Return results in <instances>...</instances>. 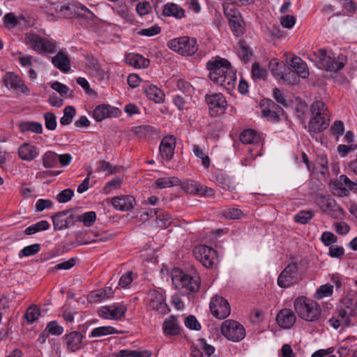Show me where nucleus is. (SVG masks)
I'll return each mask as SVG.
<instances>
[{
    "label": "nucleus",
    "mask_w": 357,
    "mask_h": 357,
    "mask_svg": "<svg viewBox=\"0 0 357 357\" xmlns=\"http://www.w3.org/2000/svg\"><path fill=\"white\" fill-rule=\"evenodd\" d=\"M167 46L183 56H192L198 50L197 39L188 36L172 39L168 42Z\"/></svg>",
    "instance_id": "423d86ee"
},
{
    "label": "nucleus",
    "mask_w": 357,
    "mask_h": 357,
    "mask_svg": "<svg viewBox=\"0 0 357 357\" xmlns=\"http://www.w3.org/2000/svg\"><path fill=\"white\" fill-rule=\"evenodd\" d=\"M234 13L231 15V18L229 19V25L233 33L236 36H239L243 33V27L238 19L239 12L237 9H231Z\"/></svg>",
    "instance_id": "c85d7f7f"
},
{
    "label": "nucleus",
    "mask_w": 357,
    "mask_h": 357,
    "mask_svg": "<svg viewBox=\"0 0 357 357\" xmlns=\"http://www.w3.org/2000/svg\"><path fill=\"white\" fill-rule=\"evenodd\" d=\"M84 335L77 331H72L65 336V342L68 350L74 352L83 347Z\"/></svg>",
    "instance_id": "6ab92c4d"
},
{
    "label": "nucleus",
    "mask_w": 357,
    "mask_h": 357,
    "mask_svg": "<svg viewBox=\"0 0 357 357\" xmlns=\"http://www.w3.org/2000/svg\"><path fill=\"white\" fill-rule=\"evenodd\" d=\"M45 331H47L49 334L60 335L63 333V328L59 325L56 321H52L47 324Z\"/></svg>",
    "instance_id": "de8ad7c7"
},
{
    "label": "nucleus",
    "mask_w": 357,
    "mask_h": 357,
    "mask_svg": "<svg viewBox=\"0 0 357 357\" xmlns=\"http://www.w3.org/2000/svg\"><path fill=\"white\" fill-rule=\"evenodd\" d=\"M276 321L280 327L290 328L295 324L296 316L291 310L285 308L278 312Z\"/></svg>",
    "instance_id": "412c9836"
},
{
    "label": "nucleus",
    "mask_w": 357,
    "mask_h": 357,
    "mask_svg": "<svg viewBox=\"0 0 357 357\" xmlns=\"http://www.w3.org/2000/svg\"><path fill=\"white\" fill-rule=\"evenodd\" d=\"M161 31V29L158 25H154L147 29H143L140 30L138 33L145 36H153L158 34Z\"/></svg>",
    "instance_id": "338daca9"
},
{
    "label": "nucleus",
    "mask_w": 357,
    "mask_h": 357,
    "mask_svg": "<svg viewBox=\"0 0 357 357\" xmlns=\"http://www.w3.org/2000/svg\"><path fill=\"white\" fill-rule=\"evenodd\" d=\"M40 245L38 243L24 247L19 253L20 258L34 255L40 251Z\"/></svg>",
    "instance_id": "37998d69"
},
{
    "label": "nucleus",
    "mask_w": 357,
    "mask_h": 357,
    "mask_svg": "<svg viewBox=\"0 0 357 357\" xmlns=\"http://www.w3.org/2000/svg\"><path fill=\"white\" fill-rule=\"evenodd\" d=\"M266 71L261 68L258 63H254L252 66V76L255 79H263L265 77Z\"/></svg>",
    "instance_id": "052dcab7"
},
{
    "label": "nucleus",
    "mask_w": 357,
    "mask_h": 357,
    "mask_svg": "<svg viewBox=\"0 0 357 357\" xmlns=\"http://www.w3.org/2000/svg\"><path fill=\"white\" fill-rule=\"evenodd\" d=\"M268 68L276 78L287 81L290 77H295L294 73L291 72V68L277 59H272L270 61Z\"/></svg>",
    "instance_id": "f3484780"
},
{
    "label": "nucleus",
    "mask_w": 357,
    "mask_h": 357,
    "mask_svg": "<svg viewBox=\"0 0 357 357\" xmlns=\"http://www.w3.org/2000/svg\"><path fill=\"white\" fill-rule=\"evenodd\" d=\"M3 21L7 28H13L18 24V20L13 13H9L4 15Z\"/></svg>",
    "instance_id": "680f3d73"
},
{
    "label": "nucleus",
    "mask_w": 357,
    "mask_h": 357,
    "mask_svg": "<svg viewBox=\"0 0 357 357\" xmlns=\"http://www.w3.org/2000/svg\"><path fill=\"white\" fill-rule=\"evenodd\" d=\"M193 152L196 157L200 158L202 160V165L205 168H208L210 165V158L207 155H205L202 150L199 148L198 145L193 146Z\"/></svg>",
    "instance_id": "09e8293b"
},
{
    "label": "nucleus",
    "mask_w": 357,
    "mask_h": 357,
    "mask_svg": "<svg viewBox=\"0 0 357 357\" xmlns=\"http://www.w3.org/2000/svg\"><path fill=\"white\" fill-rule=\"evenodd\" d=\"M212 314L218 319H222L228 317L231 312L229 303L223 297L215 296L210 303Z\"/></svg>",
    "instance_id": "ddd939ff"
},
{
    "label": "nucleus",
    "mask_w": 357,
    "mask_h": 357,
    "mask_svg": "<svg viewBox=\"0 0 357 357\" xmlns=\"http://www.w3.org/2000/svg\"><path fill=\"white\" fill-rule=\"evenodd\" d=\"M158 188H169L179 184V180L176 177L160 178L155 181Z\"/></svg>",
    "instance_id": "58836bf2"
},
{
    "label": "nucleus",
    "mask_w": 357,
    "mask_h": 357,
    "mask_svg": "<svg viewBox=\"0 0 357 357\" xmlns=\"http://www.w3.org/2000/svg\"><path fill=\"white\" fill-rule=\"evenodd\" d=\"M337 313L344 325L349 326L351 318L357 314V293L355 291L347 292L337 308Z\"/></svg>",
    "instance_id": "39448f33"
},
{
    "label": "nucleus",
    "mask_w": 357,
    "mask_h": 357,
    "mask_svg": "<svg viewBox=\"0 0 357 357\" xmlns=\"http://www.w3.org/2000/svg\"><path fill=\"white\" fill-rule=\"evenodd\" d=\"M341 193L340 195H347L349 190H357V183L351 181L346 175H341L337 180Z\"/></svg>",
    "instance_id": "a878e982"
},
{
    "label": "nucleus",
    "mask_w": 357,
    "mask_h": 357,
    "mask_svg": "<svg viewBox=\"0 0 357 357\" xmlns=\"http://www.w3.org/2000/svg\"><path fill=\"white\" fill-rule=\"evenodd\" d=\"M105 299H107V296H105V291L102 289L93 291L88 296L90 303H98Z\"/></svg>",
    "instance_id": "8fccbe9b"
},
{
    "label": "nucleus",
    "mask_w": 357,
    "mask_h": 357,
    "mask_svg": "<svg viewBox=\"0 0 357 357\" xmlns=\"http://www.w3.org/2000/svg\"><path fill=\"white\" fill-rule=\"evenodd\" d=\"M291 66L294 68V71H291L295 75H298L302 78H306L309 75V72L307 68L305 63L298 56H294L291 59ZM293 78V81L289 82L295 83L297 82V77H291Z\"/></svg>",
    "instance_id": "4be33fe9"
},
{
    "label": "nucleus",
    "mask_w": 357,
    "mask_h": 357,
    "mask_svg": "<svg viewBox=\"0 0 357 357\" xmlns=\"http://www.w3.org/2000/svg\"><path fill=\"white\" fill-rule=\"evenodd\" d=\"M311 118L308 124L310 132H321L329 126V112L325 103L317 100L310 105Z\"/></svg>",
    "instance_id": "f03ea898"
},
{
    "label": "nucleus",
    "mask_w": 357,
    "mask_h": 357,
    "mask_svg": "<svg viewBox=\"0 0 357 357\" xmlns=\"http://www.w3.org/2000/svg\"><path fill=\"white\" fill-rule=\"evenodd\" d=\"M313 55L318 58L319 68L327 71L337 72L343 68L346 63V59L343 56H338L337 59L335 60V57L328 54L324 49L319 50L317 52H314Z\"/></svg>",
    "instance_id": "0eeeda50"
},
{
    "label": "nucleus",
    "mask_w": 357,
    "mask_h": 357,
    "mask_svg": "<svg viewBox=\"0 0 357 357\" xmlns=\"http://www.w3.org/2000/svg\"><path fill=\"white\" fill-rule=\"evenodd\" d=\"M151 9V6L148 1L138 3L136 8L137 13L141 16L149 14Z\"/></svg>",
    "instance_id": "0e129e2a"
},
{
    "label": "nucleus",
    "mask_w": 357,
    "mask_h": 357,
    "mask_svg": "<svg viewBox=\"0 0 357 357\" xmlns=\"http://www.w3.org/2000/svg\"><path fill=\"white\" fill-rule=\"evenodd\" d=\"M172 280L175 288L183 291V294H193L199 291L201 280L199 275L194 273L189 275L179 268L172 271Z\"/></svg>",
    "instance_id": "7ed1b4c3"
},
{
    "label": "nucleus",
    "mask_w": 357,
    "mask_h": 357,
    "mask_svg": "<svg viewBox=\"0 0 357 357\" xmlns=\"http://www.w3.org/2000/svg\"><path fill=\"white\" fill-rule=\"evenodd\" d=\"M165 16H172L178 19H181L185 15V10L177 4L171 3H167L162 11Z\"/></svg>",
    "instance_id": "cd10ccee"
},
{
    "label": "nucleus",
    "mask_w": 357,
    "mask_h": 357,
    "mask_svg": "<svg viewBox=\"0 0 357 357\" xmlns=\"http://www.w3.org/2000/svg\"><path fill=\"white\" fill-rule=\"evenodd\" d=\"M206 101L209 107L211 116H219L225 113L227 102L225 98L220 93L206 96Z\"/></svg>",
    "instance_id": "f8f14e48"
},
{
    "label": "nucleus",
    "mask_w": 357,
    "mask_h": 357,
    "mask_svg": "<svg viewBox=\"0 0 357 357\" xmlns=\"http://www.w3.org/2000/svg\"><path fill=\"white\" fill-rule=\"evenodd\" d=\"M75 115V109L73 106H67L63 110V116L60 119V123L63 126L70 124Z\"/></svg>",
    "instance_id": "a19ab883"
},
{
    "label": "nucleus",
    "mask_w": 357,
    "mask_h": 357,
    "mask_svg": "<svg viewBox=\"0 0 357 357\" xmlns=\"http://www.w3.org/2000/svg\"><path fill=\"white\" fill-rule=\"evenodd\" d=\"M176 138L173 135L165 137L160 144L159 151L162 159L170 160L174 153Z\"/></svg>",
    "instance_id": "a211bd4d"
},
{
    "label": "nucleus",
    "mask_w": 357,
    "mask_h": 357,
    "mask_svg": "<svg viewBox=\"0 0 357 357\" xmlns=\"http://www.w3.org/2000/svg\"><path fill=\"white\" fill-rule=\"evenodd\" d=\"M126 61L129 65L137 68H145L149 65V60L138 54H128Z\"/></svg>",
    "instance_id": "393cba45"
},
{
    "label": "nucleus",
    "mask_w": 357,
    "mask_h": 357,
    "mask_svg": "<svg viewBox=\"0 0 357 357\" xmlns=\"http://www.w3.org/2000/svg\"><path fill=\"white\" fill-rule=\"evenodd\" d=\"M121 178L119 177H116L105 184V187L103 188V190L105 193L109 194L112 190L119 189L121 187Z\"/></svg>",
    "instance_id": "3c124183"
},
{
    "label": "nucleus",
    "mask_w": 357,
    "mask_h": 357,
    "mask_svg": "<svg viewBox=\"0 0 357 357\" xmlns=\"http://www.w3.org/2000/svg\"><path fill=\"white\" fill-rule=\"evenodd\" d=\"M185 325L187 328L195 331H199L202 328L201 324L193 315H189L185 318Z\"/></svg>",
    "instance_id": "13d9d810"
},
{
    "label": "nucleus",
    "mask_w": 357,
    "mask_h": 357,
    "mask_svg": "<svg viewBox=\"0 0 357 357\" xmlns=\"http://www.w3.org/2000/svg\"><path fill=\"white\" fill-rule=\"evenodd\" d=\"M223 215L231 220L240 219L243 216V213L239 208H230L223 211Z\"/></svg>",
    "instance_id": "603ef678"
},
{
    "label": "nucleus",
    "mask_w": 357,
    "mask_h": 357,
    "mask_svg": "<svg viewBox=\"0 0 357 357\" xmlns=\"http://www.w3.org/2000/svg\"><path fill=\"white\" fill-rule=\"evenodd\" d=\"M259 137L257 132L252 129H246L240 135V140L243 144H249L259 142Z\"/></svg>",
    "instance_id": "72a5a7b5"
},
{
    "label": "nucleus",
    "mask_w": 357,
    "mask_h": 357,
    "mask_svg": "<svg viewBox=\"0 0 357 357\" xmlns=\"http://www.w3.org/2000/svg\"><path fill=\"white\" fill-rule=\"evenodd\" d=\"M118 331L112 326H100L92 330L89 337H98L107 335L117 334Z\"/></svg>",
    "instance_id": "c9c22d12"
},
{
    "label": "nucleus",
    "mask_w": 357,
    "mask_h": 357,
    "mask_svg": "<svg viewBox=\"0 0 357 357\" xmlns=\"http://www.w3.org/2000/svg\"><path fill=\"white\" fill-rule=\"evenodd\" d=\"M323 201L326 202L324 206L326 207V210H332L334 212L337 213V215H341L342 213V210L335 204V202L334 199L331 198H323Z\"/></svg>",
    "instance_id": "e2e57ef3"
},
{
    "label": "nucleus",
    "mask_w": 357,
    "mask_h": 357,
    "mask_svg": "<svg viewBox=\"0 0 357 357\" xmlns=\"http://www.w3.org/2000/svg\"><path fill=\"white\" fill-rule=\"evenodd\" d=\"M53 65L63 73H68L70 70V60L68 55L63 52H59L52 57Z\"/></svg>",
    "instance_id": "b1692460"
},
{
    "label": "nucleus",
    "mask_w": 357,
    "mask_h": 357,
    "mask_svg": "<svg viewBox=\"0 0 357 357\" xmlns=\"http://www.w3.org/2000/svg\"><path fill=\"white\" fill-rule=\"evenodd\" d=\"M163 331L165 334L176 335L179 333V326L175 316H171L163 323Z\"/></svg>",
    "instance_id": "c756f323"
},
{
    "label": "nucleus",
    "mask_w": 357,
    "mask_h": 357,
    "mask_svg": "<svg viewBox=\"0 0 357 357\" xmlns=\"http://www.w3.org/2000/svg\"><path fill=\"white\" fill-rule=\"evenodd\" d=\"M280 23L286 29H291L296 23V18L293 15H287L281 17Z\"/></svg>",
    "instance_id": "774afa93"
},
{
    "label": "nucleus",
    "mask_w": 357,
    "mask_h": 357,
    "mask_svg": "<svg viewBox=\"0 0 357 357\" xmlns=\"http://www.w3.org/2000/svg\"><path fill=\"white\" fill-rule=\"evenodd\" d=\"M217 181L221 184L224 188L231 190L234 188V183L229 178V177L224 174L219 173L216 175Z\"/></svg>",
    "instance_id": "c03bdc74"
},
{
    "label": "nucleus",
    "mask_w": 357,
    "mask_h": 357,
    "mask_svg": "<svg viewBox=\"0 0 357 357\" xmlns=\"http://www.w3.org/2000/svg\"><path fill=\"white\" fill-rule=\"evenodd\" d=\"M149 302L148 307L151 310H155L161 314H166L169 309L165 302V298L161 292L157 290L151 291L149 294Z\"/></svg>",
    "instance_id": "dca6fc26"
},
{
    "label": "nucleus",
    "mask_w": 357,
    "mask_h": 357,
    "mask_svg": "<svg viewBox=\"0 0 357 357\" xmlns=\"http://www.w3.org/2000/svg\"><path fill=\"white\" fill-rule=\"evenodd\" d=\"M86 65L90 73L100 79L104 77V71L101 69L98 61L94 57H88Z\"/></svg>",
    "instance_id": "2f4dec72"
},
{
    "label": "nucleus",
    "mask_w": 357,
    "mask_h": 357,
    "mask_svg": "<svg viewBox=\"0 0 357 357\" xmlns=\"http://www.w3.org/2000/svg\"><path fill=\"white\" fill-rule=\"evenodd\" d=\"M222 334L229 340L239 342L245 336V330L243 326L232 319H227L221 325Z\"/></svg>",
    "instance_id": "9d476101"
},
{
    "label": "nucleus",
    "mask_w": 357,
    "mask_h": 357,
    "mask_svg": "<svg viewBox=\"0 0 357 357\" xmlns=\"http://www.w3.org/2000/svg\"><path fill=\"white\" fill-rule=\"evenodd\" d=\"M238 46L241 50V56L244 61H248L252 55L251 50L248 47L246 43L244 40L238 42Z\"/></svg>",
    "instance_id": "6e6d98bb"
},
{
    "label": "nucleus",
    "mask_w": 357,
    "mask_h": 357,
    "mask_svg": "<svg viewBox=\"0 0 357 357\" xmlns=\"http://www.w3.org/2000/svg\"><path fill=\"white\" fill-rule=\"evenodd\" d=\"M333 287L329 284L321 285L316 291L314 297L317 299H322L333 294Z\"/></svg>",
    "instance_id": "a18cd8bd"
},
{
    "label": "nucleus",
    "mask_w": 357,
    "mask_h": 357,
    "mask_svg": "<svg viewBox=\"0 0 357 357\" xmlns=\"http://www.w3.org/2000/svg\"><path fill=\"white\" fill-rule=\"evenodd\" d=\"M45 125L47 129L50 130H55L56 127V116L52 112L45 114Z\"/></svg>",
    "instance_id": "5fc2aeb1"
},
{
    "label": "nucleus",
    "mask_w": 357,
    "mask_h": 357,
    "mask_svg": "<svg viewBox=\"0 0 357 357\" xmlns=\"http://www.w3.org/2000/svg\"><path fill=\"white\" fill-rule=\"evenodd\" d=\"M313 217V212L309 211H301L294 216V220L301 224H306Z\"/></svg>",
    "instance_id": "49530a36"
},
{
    "label": "nucleus",
    "mask_w": 357,
    "mask_h": 357,
    "mask_svg": "<svg viewBox=\"0 0 357 357\" xmlns=\"http://www.w3.org/2000/svg\"><path fill=\"white\" fill-rule=\"evenodd\" d=\"M76 222H82L85 226H91L96 220L94 211L84 213L82 215H75Z\"/></svg>",
    "instance_id": "ea45409f"
},
{
    "label": "nucleus",
    "mask_w": 357,
    "mask_h": 357,
    "mask_svg": "<svg viewBox=\"0 0 357 357\" xmlns=\"http://www.w3.org/2000/svg\"><path fill=\"white\" fill-rule=\"evenodd\" d=\"M321 240L325 245L328 246L336 243L337 238L331 231H324L321 235Z\"/></svg>",
    "instance_id": "69168bd1"
},
{
    "label": "nucleus",
    "mask_w": 357,
    "mask_h": 357,
    "mask_svg": "<svg viewBox=\"0 0 357 357\" xmlns=\"http://www.w3.org/2000/svg\"><path fill=\"white\" fill-rule=\"evenodd\" d=\"M206 68L210 71L208 77L212 82L229 92L234 89L236 74L229 61L216 56L214 60L207 62Z\"/></svg>",
    "instance_id": "f257e3e1"
},
{
    "label": "nucleus",
    "mask_w": 357,
    "mask_h": 357,
    "mask_svg": "<svg viewBox=\"0 0 357 357\" xmlns=\"http://www.w3.org/2000/svg\"><path fill=\"white\" fill-rule=\"evenodd\" d=\"M43 165L45 168H53L57 165V154L48 151L42 156Z\"/></svg>",
    "instance_id": "e433bc0d"
},
{
    "label": "nucleus",
    "mask_w": 357,
    "mask_h": 357,
    "mask_svg": "<svg viewBox=\"0 0 357 357\" xmlns=\"http://www.w3.org/2000/svg\"><path fill=\"white\" fill-rule=\"evenodd\" d=\"M20 129L22 132L32 131L36 133H42L43 132L42 125L38 122H22L20 124Z\"/></svg>",
    "instance_id": "4c0bfd02"
},
{
    "label": "nucleus",
    "mask_w": 357,
    "mask_h": 357,
    "mask_svg": "<svg viewBox=\"0 0 357 357\" xmlns=\"http://www.w3.org/2000/svg\"><path fill=\"white\" fill-rule=\"evenodd\" d=\"M151 356V352L148 350L136 351L123 349L119 351L118 354H115L114 357H150Z\"/></svg>",
    "instance_id": "473e14b6"
},
{
    "label": "nucleus",
    "mask_w": 357,
    "mask_h": 357,
    "mask_svg": "<svg viewBox=\"0 0 357 357\" xmlns=\"http://www.w3.org/2000/svg\"><path fill=\"white\" fill-rule=\"evenodd\" d=\"M54 230H61L73 226L76 222L75 215L70 211H63L52 216Z\"/></svg>",
    "instance_id": "2eb2a0df"
},
{
    "label": "nucleus",
    "mask_w": 357,
    "mask_h": 357,
    "mask_svg": "<svg viewBox=\"0 0 357 357\" xmlns=\"http://www.w3.org/2000/svg\"><path fill=\"white\" fill-rule=\"evenodd\" d=\"M109 239V236L106 233H96L94 234V237L91 238L90 236L88 237V240L82 243V245H87L92 243L96 242H103L107 241Z\"/></svg>",
    "instance_id": "bf43d9fd"
},
{
    "label": "nucleus",
    "mask_w": 357,
    "mask_h": 357,
    "mask_svg": "<svg viewBox=\"0 0 357 357\" xmlns=\"http://www.w3.org/2000/svg\"><path fill=\"white\" fill-rule=\"evenodd\" d=\"M110 311V319H121L124 317L127 308L125 305L115 303L108 306Z\"/></svg>",
    "instance_id": "f704fd0d"
},
{
    "label": "nucleus",
    "mask_w": 357,
    "mask_h": 357,
    "mask_svg": "<svg viewBox=\"0 0 357 357\" xmlns=\"http://www.w3.org/2000/svg\"><path fill=\"white\" fill-rule=\"evenodd\" d=\"M113 206L119 211H129L134 207L135 200L132 196L115 197L112 199Z\"/></svg>",
    "instance_id": "5701e85b"
},
{
    "label": "nucleus",
    "mask_w": 357,
    "mask_h": 357,
    "mask_svg": "<svg viewBox=\"0 0 357 357\" xmlns=\"http://www.w3.org/2000/svg\"><path fill=\"white\" fill-rule=\"evenodd\" d=\"M298 264L296 262L289 264L280 273L278 278V284L281 288H289L298 284L302 276L298 271Z\"/></svg>",
    "instance_id": "6e6552de"
},
{
    "label": "nucleus",
    "mask_w": 357,
    "mask_h": 357,
    "mask_svg": "<svg viewBox=\"0 0 357 357\" xmlns=\"http://www.w3.org/2000/svg\"><path fill=\"white\" fill-rule=\"evenodd\" d=\"M18 155L21 160L30 162L38 156L39 150L36 146L26 142L18 148Z\"/></svg>",
    "instance_id": "aec40b11"
},
{
    "label": "nucleus",
    "mask_w": 357,
    "mask_h": 357,
    "mask_svg": "<svg viewBox=\"0 0 357 357\" xmlns=\"http://www.w3.org/2000/svg\"><path fill=\"white\" fill-rule=\"evenodd\" d=\"M40 314L39 310L36 305L29 307L25 314V318L29 323L34 322Z\"/></svg>",
    "instance_id": "864d4df0"
},
{
    "label": "nucleus",
    "mask_w": 357,
    "mask_h": 357,
    "mask_svg": "<svg viewBox=\"0 0 357 357\" xmlns=\"http://www.w3.org/2000/svg\"><path fill=\"white\" fill-rule=\"evenodd\" d=\"M112 107L107 105H100L97 106L93 112V116L97 121L110 117Z\"/></svg>",
    "instance_id": "7c9ffc66"
},
{
    "label": "nucleus",
    "mask_w": 357,
    "mask_h": 357,
    "mask_svg": "<svg viewBox=\"0 0 357 357\" xmlns=\"http://www.w3.org/2000/svg\"><path fill=\"white\" fill-rule=\"evenodd\" d=\"M172 223V217L171 215L165 212L160 211V213L157 215L156 218V224L160 228H166Z\"/></svg>",
    "instance_id": "79ce46f5"
},
{
    "label": "nucleus",
    "mask_w": 357,
    "mask_h": 357,
    "mask_svg": "<svg viewBox=\"0 0 357 357\" xmlns=\"http://www.w3.org/2000/svg\"><path fill=\"white\" fill-rule=\"evenodd\" d=\"M294 310L300 318L307 321H314L319 319L321 314L319 305L314 301L305 296L295 299Z\"/></svg>",
    "instance_id": "20e7f679"
},
{
    "label": "nucleus",
    "mask_w": 357,
    "mask_h": 357,
    "mask_svg": "<svg viewBox=\"0 0 357 357\" xmlns=\"http://www.w3.org/2000/svg\"><path fill=\"white\" fill-rule=\"evenodd\" d=\"M143 91L146 96L155 102H162L164 100L165 95L163 92L155 86H147L143 88Z\"/></svg>",
    "instance_id": "bb28decb"
},
{
    "label": "nucleus",
    "mask_w": 357,
    "mask_h": 357,
    "mask_svg": "<svg viewBox=\"0 0 357 357\" xmlns=\"http://www.w3.org/2000/svg\"><path fill=\"white\" fill-rule=\"evenodd\" d=\"M195 258L206 268H211L215 264L217 252L212 248L200 245L195 248L193 250Z\"/></svg>",
    "instance_id": "9b49d317"
},
{
    "label": "nucleus",
    "mask_w": 357,
    "mask_h": 357,
    "mask_svg": "<svg viewBox=\"0 0 357 357\" xmlns=\"http://www.w3.org/2000/svg\"><path fill=\"white\" fill-rule=\"evenodd\" d=\"M26 43L37 52L54 53L56 51V44L46 38H43L33 33H29L25 36Z\"/></svg>",
    "instance_id": "1a4fd4ad"
},
{
    "label": "nucleus",
    "mask_w": 357,
    "mask_h": 357,
    "mask_svg": "<svg viewBox=\"0 0 357 357\" xmlns=\"http://www.w3.org/2000/svg\"><path fill=\"white\" fill-rule=\"evenodd\" d=\"M3 82L8 89L14 90L17 94H29V89L20 77L13 73H6L3 77Z\"/></svg>",
    "instance_id": "4468645a"
},
{
    "label": "nucleus",
    "mask_w": 357,
    "mask_h": 357,
    "mask_svg": "<svg viewBox=\"0 0 357 357\" xmlns=\"http://www.w3.org/2000/svg\"><path fill=\"white\" fill-rule=\"evenodd\" d=\"M74 195L73 190L71 189H65L59 192L56 196V200L59 203H66L71 199Z\"/></svg>",
    "instance_id": "4d7b16f0"
}]
</instances>
